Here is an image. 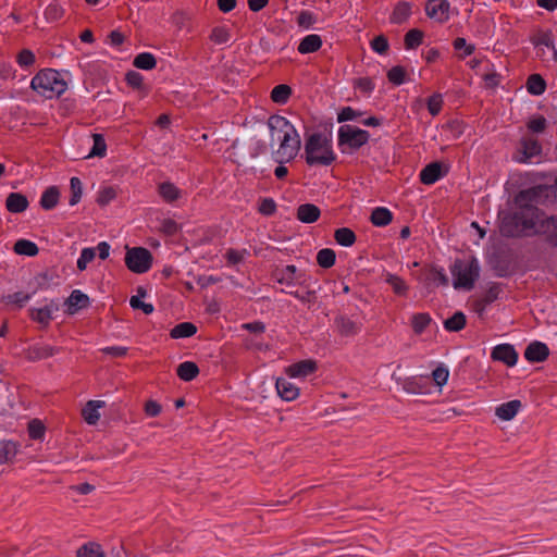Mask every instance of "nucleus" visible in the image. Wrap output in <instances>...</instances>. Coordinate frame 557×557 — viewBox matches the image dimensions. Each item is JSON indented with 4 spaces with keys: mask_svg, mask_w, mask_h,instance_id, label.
<instances>
[{
    "mask_svg": "<svg viewBox=\"0 0 557 557\" xmlns=\"http://www.w3.org/2000/svg\"><path fill=\"white\" fill-rule=\"evenodd\" d=\"M555 196L552 186L536 185L519 190L508 208L498 212L499 234L506 238L533 237L536 234V224L541 210L537 205H543Z\"/></svg>",
    "mask_w": 557,
    "mask_h": 557,
    "instance_id": "f257e3e1",
    "label": "nucleus"
},
{
    "mask_svg": "<svg viewBox=\"0 0 557 557\" xmlns=\"http://www.w3.org/2000/svg\"><path fill=\"white\" fill-rule=\"evenodd\" d=\"M305 159L310 166H329L336 160L331 140L322 133L308 135L305 143Z\"/></svg>",
    "mask_w": 557,
    "mask_h": 557,
    "instance_id": "f03ea898",
    "label": "nucleus"
},
{
    "mask_svg": "<svg viewBox=\"0 0 557 557\" xmlns=\"http://www.w3.org/2000/svg\"><path fill=\"white\" fill-rule=\"evenodd\" d=\"M30 87L40 96L51 99L61 96L66 90V83L57 70L45 69L32 78Z\"/></svg>",
    "mask_w": 557,
    "mask_h": 557,
    "instance_id": "7ed1b4c3",
    "label": "nucleus"
},
{
    "mask_svg": "<svg viewBox=\"0 0 557 557\" xmlns=\"http://www.w3.org/2000/svg\"><path fill=\"white\" fill-rule=\"evenodd\" d=\"M451 274L456 289H472L480 275V265L476 258L471 257L468 261L456 259L451 267Z\"/></svg>",
    "mask_w": 557,
    "mask_h": 557,
    "instance_id": "20e7f679",
    "label": "nucleus"
},
{
    "mask_svg": "<svg viewBox=\"0 0 557 557\" xmlns=\"http://www.w3.org/2000/svg\"><path fill=\"white\" fill-rule=\"evenodd\" d=\"M369 139L368 131L345 124L338 129L337 145L343 153H352L364 146Z\"/></svg>",
    "mask_w": 557,
    "mask_h": 557,
    "instance_id": "39448f33",
    "label": "nucleus"
},
{
    "mask_svg": "<svg viewBox=\"0 0 557 557\" xmlns=\"http://www.w3.org/2000/svg\"><path fill=\"white\" fill-rule=\"evenodd\" d=\"M152 261V253L147 248L126 246L125 264L129 271L137 274L146 273L150 270Z\"/></svg>",
    "mask_w": 557,
    "mask_h": 557,
    "instance_id": "423d86ee",
    "label": "nucleus"
},
{
    "mask_svg": "<svg viewBox=\"0 0 557 557\" xmlns=\"http://www.w3.org/2000/svg\"><path fill=\"white\" fill-rule=\"evenodd\" d=\"M536 224V234L550 248L557 249V215H547L541 210Z\"/></svg>",
    "mask_w": 557,
    "mask_h": 557,
    "instance_id": "0eeeda50",
    "label": "nucleus"
},
{
    "mask_svg": "<svg viewBox=\"0 0 557 557\" xmlns=\"http://www.w3.org/2000/svg\"><path fill=\"white\" fill-rule=\"evenodd\" d=\"M301 148L299 133L283 135L278 150L274 153V160L278 163L289 162L295 159Z\"/></svg>",
    "mask_w": 557,
    "mask_h": 557,
    "instance_id": "6e6552de",
    "label": "nucleus"
},
{
    "mask_svg": "<svg viewBox=\"0 0 557 557\" xmlns=\"http://www.w3.org/2000/svg\"><path fill=\"white\" fill-rule=\"evenodd\" d=\"M542 153V146L536 138L522 137L512 159L519 163H527L533 157Z\"/></svg>",
    "mask_w": 557,
    "mask_h": 557,
    "instance_id": "1a4fd4ad",
    "label": "nucleus"
},
{
    "mask_svg": "<svg viewBox=\"0 0 557 557\" xmlns=\"http://www.w3.org/2000/svg\"><path fill=\"white\" fill-rule=\"evenodd\" d=\"M491 358L507 367H513L518 361V352L511 344H499L493 348Z\"/></svg>",
    "mask_w": 557,
    "mask_h": 557,
    "instance_id": "9d476101",
    "label": "nucleus"
},
{
    "mask_svg": "<svg viewBox=\"0 0 557 557\" xmlns=\"http://www.w3.org/2000/svg\"><path fill=\"white\" fill-rule=\"evenodd\" d=\"M334 326L336 332L343 337L356 336L361 331V324L345 314H337L334 318Z\"/></svg>",
    "mask_w": 557,
    "mask_h": 557,
    "instance_id": "9b49d317",
    "label": "nucleus"
},
{
    "mask_svg": "<svg viewBox=\"0 0 557 557\" xmlns=\"http://www.w3.org/2000/svg\"><path fill=\"white\" fill-rule=\"evenodd\" d=\"M61 351L60 347L44 345V344H35L29 346L25 350V358L28 361H38L42 359L50 358Z\"/></svg>",
    "mask_w": 557,
    "mask_h": 557,
    "instance_id": "f8f14e48",
    "label": "nucleus"
},
{
    "mask_svg": "<svg viewBox=\"0 0 557 557\" xmlns=\"http://www.w3.org/2000/svg\"><path fill=\"white\" fill-rule=\"evenodd\" d=\"M450 4L447 0H428L425 3V13L430 18H436L445 22L449 18Z\"/></svg>",
    "mask_w": 557,
    "mask_h": 557,
    "instance_id": "ddd939ff",
    "label": "nucleus"
},
{
    "mask_svg": "<svg viewBox=\"0 0 557 557\" xmlns=\"http://www.w3.org/2000/svg\"><path fill=\"white\" fill-rule=\"evenodd\" d=\"M502 292L500 283H492L483 297L474 300L473 310L481 317L486 307L498 299Z\"/></svg>",
    "mask_w": 557,
    "mask_h": 557,
    "instance_id": "4468645a",
    "label": "nucleus"
},
{
    "mask_svg": "<svg viewBox=\"0 0 557 557\" xmlns=\"http://www.w3.org/2000/svg\"><path fill=\"white\" fill-rule=\"evenodd\" d=\"M549 356V348L546 344L534 341L524 350V358L532 363L545 361Z\"/></svg>",
    "mask_w": 557,
    "mask_h": 557,
    "instance_id": "2eb2a0df",
    "label": "nucleus"
},
{
    "mask_svg": "<svg viewBox=\"0 0 557 557\" xmlns=\"http://www.w3.org/2000/svg\"><path fill=\"white\" fill-rule=\"evenodd\" d=\"M447 173V169H443L441 162H431L420 172V182L424 185H432L436 183Z\"/></svg>",
    "mask_w": 557,
    "mask_h": 557,
    "instance_id": "dca6fc26",
    "label": "nucleus"
},
{
    "mask_svg": "<svg viewBox=\"0 0 557 557\" xmlns=\"http://www.w3.org/2000/svg\"><path fill=\"white\" fill-rule=\"evenodd\" d=\"M318 369V363L312 359H305L290 364L286 369V373L290 377H306L314 373Z\"/></svg>",
    "mask_w": 557,
    "mask_h": 557,
    "instance_id": "f3484780",
    "label": "nucleus"
},
{
    "mask_svg": "<svg viewBox=\"0 0 557 557\" xmlns=\"http://www.w3.org/2000/svg\"><path fill=\"white\" fill-rule=\"evenodd\" d=\"M64 304L67 306L66 313L75 314L77 311L87 308L90 305V300L86 294L79 289H74Z\"/></svg>",
    "mask_w": 557,
    "mask_h": 557,
    "instance_id": "a211bd4d",
    "label": "nucleus"
},
{
    "mask_svg": "<svg viewBox=\"0 0 557 557\" xmlns=\"http://www.w3.org/2000/svg\"><path fill=\"white\" fill-rule=\"evenodd\" d=\"M268 127L270 128L271 133L273 134L274 131H277L280 133L294 135L295 133H298L295 126L285 117L278 114H272L268 119Z\"/></svg>",
    "mask_w": 557,
    "mask_h": 557,
    "instance_id": "6ab92c4d",
    "label": "nucleus"
},
{
    "mask_svg": "<svg viewBox=\"0 0 557 557\" xmlns=\"http://www.w3.org/2000/svg\"><path fill=\"white\" fill-rule=\"evenodd\" d=\"M320 215V208L313 203H302L297 208L296 212L297 219L306 224L314 223L319 220Z\"/></svg>",
    "mask_w": 557,
    "mask_h": 557,
    "instance_id": "aec40b11",
    "label": "nucleus"
},
{
    "mask_svg": "<svg viewBox=\"0 0 557 557\" xmlns=\"http://www.w3.org/2000/svg\"><path fill=\"white\" fill-rule=\"evenodd\" d=\"M28 206L27 197L21 193H10L5 199V208L11 213H22Z\"/></svg>",
    "mask_w": 557,
    "mask_h": 557,
    "instance_id": "412c9836",
    "label": "nucleus"
},
{
    "mask_svg": "<svg viewBox=\"0 0 557 557\" xmlns=\"http://www.w3.org/2000/svg\"><path fill=\"white\" fill-rule=\"evenodd\" d=\"M411 9H412L411 3L407 2V1H398L395 4L394 10L389 16L391 23L400 25V24H404L405 22H407L412 13Z\"/></svg>",
    "mask_w": 557,
    "mask_h": 557,
    "instance_id": "4be33fe9",
    "label": "nucleus"
},
{
    "mask_svg": "<svg viewBox=\"0 0 557 557\" xmlns=\"http://www.w3.org/2000/svg\"><path fill=\"white\" fill-rule=\"evenodd\" d=\"M275 387L280 397L284 400L292 401L299 395V388L284 377H278Z\"/></svg>",
    "mask_w": 557,
    "mask_h": 557,
    "instance_id": "5701e85b",
    "label": "nucleus"
},
{
    "mask_svg": "<svg viewBox=\"0 0 557 557\" xmlns=\"http://www.w3.org/2000/svg\"><path fill=\"white\" fill-rule=\"evenodd\" d=\"M58 310V306L57 305H49V306H45L44 308H32L29 310V317L32 320H34L35 322L39 323L42 325V327H47L50 323V321L52 320V310Z\"/></svg>",
    "mask_w": 557,
    "mask_h": 557,
    "instance_id": "b1692460",
    "label": "nucleus"
},
{
    "mask_svg": "<svg viewBox=\"0 0 557 557\" xmlns=\"http://www.w3.org/2000/svg\"><path fill=\"white\" fill-rule=\"evenodd\" d=\"M520 408H521L520 400H518V399L510 400V401L499 405L495 410V414L502 420L509 421L515 418V416L518 413Z\"/></svg>",
    "mask_w": 557,
    "mask_h": 557,
    "instance_id": "393cba45",
    "label": "nucleus"
},
{
    "mask_svg": "<svg viewBox=\"0 0 557 557\" xmlns=\"http://www.w3.org/2000/svg\"><path fill=\"white\" fill-rule=\"evenodd\" d=\"M104 406V401L101 400H89L86 406L82 410V416L84 420L90 424L95 425L99 419L100 414L98 409Z\"/></svg>",
    "mask_w": 557,
    "mask_h": 557,
    "instance_id": "a878e982",
    "label": "nucleus"
},
{
    "mask_svg": "<svg viewBox=\"0 0 557 557\" xmlns=\"http://www.w3.org/2000/svg\"><path fill=\"white\" fill-rule=\"evenodd\" d=\"M322 47V39L317 34L307 35L298 45V52L301 54L312 53Z\"/></svg>",
    "mask_w": 557,
    "mask_h": 557,
    "instance_id": "bb28decb",
    "label": "nucleus"
},
{
    "mask_svg": "<svg viewBox=\"0 0 557 557\" xmlns=\"http://www.w3.org/2000/svg\"><path fill=\"white\" fill-rule=\"evenodd\" d=\"M59 199V188L57 186H50L42 193L39 203L44 210H52L57 207Z\"/></svg>",
    "mask_w": 557,
    "mask_h": 557,
    "instance_id": "cd10ccee",
    "label": "nucleus"
},
{
    "mask_svg": "<svg viewBox=\"0 0 557 557\" xmlns=\"http://www.w3.org/2000/svg\"><path fill=\"white\" fill-rule=\"evenodd\" d=\"M176 374L181 380L185 382H190L198 376L199 368L193 361H184L181 364H178L176 369Z\"/></svg>",
    "mask_w": 557,
    "mask_h": 557,
    "instance_id": "c85d7f7f",
    "label": "nucleus"
},
{
    "mask_svg": "<svg viewBox=\"0 0 557 557\" xmlns=\"http://www.w3.org/2000/svg\"><path fill=\"white\" fill-rule=\"evenodd\" d=\"M370 221L374 226H386L393 221V213L387 208L377 207L372 211Z\"/></svg>",
    "mask_w": 557,
    "mask_h": 557,
    "instance_id": "c756f323",
    "label": "nucleus"
},
{
    "mask_svg": "<svg viewBox=\"0 0 557 557\" xmlns=\"http://www.w3.org/2000/svg\"><path fill=\"white\" fill-rule=\"evenodd\" d=\"M385 282L392 287L397 296H407L409 287L407 283L398 275L387 272L384 274Z\"/></svg>",
    "mask_w": 557,
    "mask_h": 557,
    "instance_id": "7c9ffc66",
    "label": "nucleus"
},
{
    "mask_svg": "<svg viewBox=\"0 0 557 557\" xmlns=\"http://www.w3.org/2000/svg\"><path fill=\"white\" fill-rule=\"evenodd\" d=\"M467 317L462 311H456L451 317L444 321V327L448 332H459L465 329Z\"/></svg>",
    "mask_w": 557,
    "mask_h": 557,
    "instance_id": "2f4dec72",
    "label": "nucleus"
},
{
    "mask_svg": "<svg viewBox=\"0 0 557 557\" xmlns=\"http://www.w3.org/2000/svg\"><path fill=\"white\" fill-rule=\"evenodd\" d=\"M197 333V326L191 322H182L176 324L171 331L172 338H187Z\"/></svg>",
    "mask_w": 557,
    "mask_h": 557,
    "instance_id": "473e14b6",
    "label": "nucleus"
},
{
    "mask_svg": "<svg viewBox=\"0 0 557 557\" xmlns=\"http://www.w3.org/2000/svg\"><path fill=\"white\" fill-rule=\"evenodd\" d=\"M17 453V443L13 441H0V463L12 462Z\"/></svg>",
    "mask_w": 557,
    "mask_h": 557,
    "instance_id": "72a5a7b5",
    "label": "nucleus"
},
{
    "mask_svg": "<svg viewBox=\"0 0 557 557\" xmlns=\"http://www.w3.org/2000/svg\"><path fill=\"white\" fill-rule=\"evenodd\" d=\"M15 253L27 257H35L39 252L38 246L28 239H18L13 246Z\"/></svg>",
    "mask_w": 557,
    "mask_h": 557,
    "instance_id": "f704fd0d",
    "label": "nucleus"
},
{
    "mask_svg": "<svg viewBox=\"0 0 557 557\" xmlns=\"http://www.w3.org/2000/svg\"><path fill=\"white\" fill-rule=\"evenodd\" d=\"M525 86L528 92L534 96H540L546 90V82L540 74H531Z\"/></svg>",
    "mask_w": 557,
    "mask_h": 557,
    "instance_id": "c9c22d12",
    "label": "nucleus"
},
{
    "mask_svg": "<svg viewBox=\"0 0 557 557\" xmlns=\"http://www.w3.org/2000/svg\"><path fill=\"white\" fill-rule=\"evenodd\" d=\"M334 239L341 246L350 247L356 243L357 236L351 228L339 227L334 232Z\"/></svg>",
    "mask_w": 557,
    "mask_h": 557,
    "instance_id": "e433bc0d",
    "label": "nucleus"
},
{
    "mask_svg": "<svg viewBox=\"0 0 557 557\" xmlns=\"http://www.w3.org/2000/svg\"><path fill=\"white\" fill-rule=\"evenodd\" d=\"M297 269L294 264H288L283 269H276L273 271L272 276L280 284L290 285L294 278H296Z\"/></svg>",
    "mask_w": 557,
    "mask_h": 557,
    "instance_id": "4c0bfd02",
    "label": "nucleus"
},
{
    "mask_svg": "<svg viewBox=\"0 0 557 557\" xmlns=\"http://www.w3.org/2000/svg\"><path fill=\"white\" fill-rule=\"evenodd\" d=\"M292 88L286 84L276 85L271 91V100L278 104H284L292 96Z\"/></svg>",
    "mask_w": 557,
    "mask_h": 557,
    "instance_id": "58836bf2",
    "label": "nucleus"
},
{
    "mask_svg": "<svg viewBox=\"0 0 557 557\" xmlns=\"http://www.w3.org/2000/svg\"><path fill=\"white\" fill-rule=\"evenodd\" d=\"M424 33L419 28L408 30L404 37L405 48L416 49L423 42Z\"/></svg>",
    "mask_w": 557,
    "mask_h": 557,
    "instance_id": "ea45409f",
    "label": "nucleus"
},
{
    "mask_svg": "<svg viewBox=\"0 0 557 557\" xmlns=\"http://www.w3.org/2000/svg\"><path fill=\"white\" fill-rule=\"evenodd\" d=\"M133 65L137 69L149 71L156 67L157 60L152 53L141 52L135 57Z\"/></svg>",
    "mask_w": 557,
    "mask_h": 557,
    "instance_id": "a19ab883",
    "label": "nucleus"
},
{
    "mask_svg": "<svg viewBox=\"0 0 557 557\" xmlns=\"http://www.w3.org/2000/svg\"><path fill=\"white\" fill-rule=\"evenodd\" d=\"M159 194L166 202H173L180 198V189L170 182H163L159 185Z\"/></svg>",
    "mask_w": 557,
    "mask_h": 557,
    "instance_id": "79ce46f5",
    "label": "nucleus"
},
{
    "mask_svg": "<svg viewBox=\"0 0 557 557\" xmlns=\"http://www.w3.org/2000/svg\"><path fill=\"white\" fill-rule=\"evenodd\" d=\"M432 322V318L429 313H416L411 318V326L414 332V334L420 335L422 334L425 329L430 325Z\"/></svg>",
    "mask_w": 557,
    "mask_h": 557,
    "instance_id": "37998d69",
    "label": "nucleus"
},
{
    "mask_svg": "<svg viewBox=\"0 0 557 557\" xmlns=\"http://www.w3.org/2000/svg\"><path fill=\"white\" fill-rule=\"evenodd\" d=\"M401 386L407 393L421 394L426 388V382L423 383L421 379L410 376L403 380Z\"/></svg>",
    "mask_w": 557,
    "mask_h": 557,
    "instance_id": "c03bdc74",
    "label": "nucleus"
},
{
    "mask_svg": "<svg viewBox=\"0 0 557 557\" xmlns=\"http://www.w3.org/2000/svg\"><path fill=\"white\" fill-rule=\"evenodd\" d=\"M336 253L331 248H323L317 255V262L323 269H330L335 264Z\"/></svg>",
    "mask_w": 557,
    "mask_h": 557,
    "instance_id": "a18cd8bd",
    "label": "nucleus"
},
{
    "mask_svg": "<svg viewBox=\"0 0 557 557\" xmlns=\"http://www.w3.org/2000/svg\"><path fill=\"white\" fill-rule=\"evenodd\" d=\"M28 436L32 440H42L46 432V426L39 419H33L28 422L27 426Z\"/></svg>",
    "mask_w": 557,
    "mask_h": 557,
    "instance_id": "49530a36",
    "label": "nucleus"
},
{
    "mask_svg": "<svg viewBox=\"0 0 557 557\" xmlns=\"http://www.w3.org/2000/svg\"><path fill=\"white\" fill-rule=\"evenodd\" d=\"M71 197L69 200L70 206H75L81 201L83 194V184L78 177H72L70 180Z\"/></svg>",
    "mask_w": 557,
    "mask_h": 557,
    "instance_id": "de8ad7c7",
    "label": "nucleus"
},
{
    "mask_svg": "<svg viewBox=\"0 0 557 557\" xmlns=\"http://www.w3.org/2000/svg\"><path fill=\"white\" fill-rule=\"evenodd\" d=\"M94 146L88 154V157H104L107 152V144L103 135L101 134H92Z\"/></svg>",
    "mask_w": 557,
    "mask_h": 557,
    "instance_id": "09e8293b",
    "label": "nucleus"
},
{
    "mask_svg": "<svg viewBox=\"0 0 557 557\" xmlns=\"http://www.w3.org/2000/svg\"><path fill=\"white\" fill-rule=\"evenodd\" d=\"M406 70L404 66L401 65H396V66H393L388 72H387V78L388 81L394 84V85H401L405 83V79H406Z\"/></svg>",
    "mask_w": 557,
    "mask_h": 557,
    "instance_id": "8fccbe9b",
    "label": "nucleus"
},
{
    "mask_svg": "<svg viewBox=\"0 0 557 557\" xmlns=\"http://www.w3.org/2000/svg\"><path fill=\"white\" fill-rule=\"evenodd\" d=\"M78 557H106L100 546L94 543L85 544L77 550Z\"/></svg>",
    "mask_w": 557,
    "mask_h": 557,
    "instance_id": "3c124183",
    "label": "nucleus"
},
{
    "mask_svg": "<svg viewBox=\"0 0 557 557\" xmlns=\"http://www.w3.org/2000/svg\"><path fill=\"white\" fill-rule=\"evenodd\" d=\"M116 197V191L112 186L102 188L97 196L96 202L100 207L109 205Z\"/></svg>",
    "mask_w": 557,
    "mask_h": 557,
    "instance_id": "603ef678",
    "label": "nucleus"
},
{
    "mask_svg": "<svg viewBox=\"0 0 557 557\" xmlns=\"http://www.w3.org/2000/svg\"><path fill=\"white\" fill-rule=\"evenodd\" d=\"M258 212L264 216H271L276 212V202L272 198H262L258 206Z\"/></svg>",
    "mask_w": 557,
    "mask_h": 557,
    "instance_id": "864d4df0",
    "label": "nucleus"
},
{
    "mask_svg": "<svg viewBox=\"0 0 557 557\" xmlns=\"http://www.w3.org/2000/svg\"><path fill=\"white\" fill-rule=\"evenodd\" d=\"M425 281L437 282L440 285H443V286L448 285L447 275L442 270H437L436 268H431L428 271V273L425 275Z\"/></svg>",
    "mask_w": 557,
    "mask_h": 557,
    "instance_id": "5fc2aeb1",
    "label": "nucleus"
},
{
    "mask_svg": "<svg viewBox=\"0 0 557 557\" xmlns=\"http://www.w3.org/2000/svg\"><path fill=\"white\" fill-rule=\"evenodd\" d=\"M362 115V112L355 110L351 107H344L337 113V122L344 123L347 121H354Z\"/></svg>",
    "mask_w": 557,
    "mask_h": 557,
    "instance_id": "6e6d98bb",
    "label": "nucleus"
},
{
    "mask_svg": "<svg viewBox=\"0 0 557 557\" xmlns=\"http://www.w3.org/2000/svg\"><path fill=\"white\" fill-rule=\"evenodd\" d=\"M371 48L379 54H386L389 44L384 35H379L371 40Z\"/></svg>",
    "mask_w": 557,
    "mask_h": 557,
    "instance_id": "4d7b16f0",
    "label": "nucleus"
},
{
    "mask_svg": "<svg viewBox=\"0 0 557 557\" xmlns=\"http://www.w3.org/2000/svg\"><path fill=\"white\" fill-rule=\"evenodd\" d=\"M428 110L431 115L436 116L440 114L442 107H443V98L441 94H433L428 99Z\"/></svg>",
    "mask_w": 557,
    "mask_h": 557,
    "instance_id": "13d9d810",
    "label": "nucleus"
},
{
    "mask_svg": "<svg viewBox=\"0 0 557 557\" xmlns=\"http://www.w3.org/2000/svg\"><path fill=\"white\" fill-rule=\"evenodd\" d=\"M96 257V251L94 248H84L81 252V257L77 260V269L79 271H84L87 268V264L91 262Z\"/></svg>",
    "mask_w": 557,
    "mask_h": 557,
    "instance_id": "bf43d9fd",
    "label": "nucleus"
},
{
    "mask_svg": "<svg viewBox=\"0 0 557 557\" xmlns=\"http://www.w3.org/2000/svg\"><path fill=\"white\" fill-rule=\"evenodd\" d=\"M527 126L531 132L540 134L546 129L547 121L543 115H536L528 122Z\"/></svg>",
    "mask_w": 557,
    "mask_h": 557,
    "instance_id": "052dcab7",
    "label": "nucleus"
},
{
    "mask_svg": "<svg viewBox=\"0 0 557 557\" xmlns=\"http://www.w3.org/2000/svg\"><path fill=\"white\" fill-rule=\"evenodd\" d=\"M230 32L226 28L220 26L214 27L210 35V39L215 44H225L230 40Z\"/></svg>",
    "mask_w": 557,
    "mask_h": 557,
    "instance_id": "680f3d73",
    "label": "nucleus"
},
{
    "mask_svg": "<svg viewBox=\"0 0 557 557\" xmlns=\"http://www.w3.org/2000/svg\"><path fill=\"white\" fill-rule=\"evenodd\" d=\"M125 81L134 89H141L144 87V77L136 71H128L125 75Z\"/></svg>",
    "mask_w": 557,
    "mask_h": 557,
    "instance_id": "e2e57ef3",
    "label": "nucleus"
},
{
    "mask_svg": "<svg viewBox=\"0 0 557 557\" xmlns=\"http://www.w3.org/2000/svg\"><path fill=\"white\" fill-rule=\"evenodd\" d=\"M448 376H449L448 369L442 364L438 366L436 369H434L432 372V379L435 382V384L440 387L443 386L444 384H446Z\"/></svg>",
    "mask_w": 557,
    "mask_h": 557,
    "instance_id": "0e129e2a",
    "label": "nucleus"
},
{
    "mask_svg": "<svg viewBox=\"0 0 557 557\" xmlns=\"http://www.w3.org/2000/svg\"><path fill=\"white\" fill-rule=\"evenodd\" d=\"M36 61V57L33 51L29 49H23L17 54V63L22 67H28L32 66Z\"/></svg>",
    "mask_w": 557,
    "mask_h": 557,
    "instance_id": "69168bd1",
    "label": "nucleus"
},
{
    "mask_svg": "<svg viewBox=\"0 0 557 557\" xmlns=\"http://www.w3.org/2000/svg\"><path fill=\"white\" fill-rule=\"evenodd\" d=\"M129 305L134 310H143L145 314H151L154 310L152 304L145 302L139 297H131Z\"/></svg>",
    "mask_w": 557,
    "mask_h": 557,
    "instance_id": "338daca9",
    "label": "nucleus"
},
{
    "mask_svg": "<svg viewBox=\"0 0 557 557\" xmlns=\"http://www.w3.org/2000/svg\"><path fill=\"white\" fill-rule=\"evenodd\" d=\"M317 21V17L310 11H301L297 16V24L300 27L309 28Z\"/></svg>",
    "mask_w": 557,
    "mask_h": 557,
    "instance_id": "774afa93",
    "label": "nucleus"
}]
</instances>
